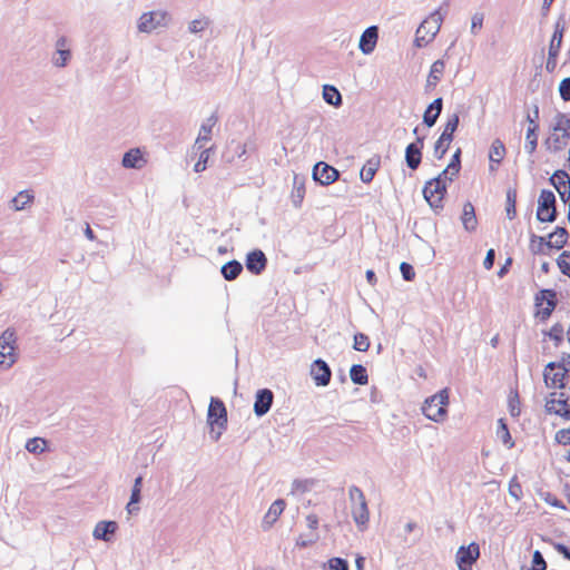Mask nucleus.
<instances>
[{"instance_id":"obj_1","label":"nucleus","mask_w":570,"mask_h":570,"mask_svg":"<svg viewBox=\"0 0 570 570\" xmlns=\"http://www.w3.org/2000/svg\"><path fill=\"white\" fill-rule=\"evenodd\" d=\"M570 142V118L557 114L549 126L548 136L543 141L544 150L557 154L563 151Z\"/></svg>"},{"instance_id":"obj_2","label":"nucleus","mask_w":570,"mask_h":570,"mask_svg":"<svg viewBox=\"0 0 570 570\" xmlns=\"http://www.w3.org/2000/svg\"><path fill=\"white\" fill-rule=\"evenodd\" d=\"M443 22V16L440 10L432 12L416 29L415 33V46L425 47L429 45L440 31Z\"/></svg>"},{"instance_id":"obj_3","label":"nucleus","mask_w":570,"mask_h":570,"mask_svg":"<svg viewBox=\"0 0 570 570\" xmlns=\"http://www.w3.org/2000/svg\"><path fill=\"white\" fill-rule=\"evenodd\" d=\"M568 240V232L563 227L556 226L552 232L537 235V252L550 254L551 250L561 249Z\"/></svg>"},{"instance_id":"obj_4","label":"nucleus","mask_w":570,"mask_h":570,"mask_svg":"<svg viewBox=\"0 0 570 570\" xmlns=\"http://www.w3.org/2000/svg\"><path fill=\"white\" fill-rule=\"evenodd\" d=\"M449 405V390L443 389L431 397L426 399L422 411L424 415L434 421L441 422L446 416V407Z\"/></svg>"},{"instance_id":"obj_5","label":"nucleus","mask_w":570,"mask_h":570,"mask_svg":"<svg viewBox=\"0 0 570 570\" xmlns=\"http://www.w3.org/2000/svg\"><path fill=\"white\" fill-rule=\"evenodd\" d=\"M446 180H449V176L445 178L441 173L438 177L425 184L423 188V196L431 208H443V199L446 194Z\"/></svg>"},{"instance_id":"obj_6","label":"nucleus","mask_w":570,"mask_h":570,"mask_svg":"<svg viewBox=\"0 0 570 570\" xmlns=\"http://www.w3.org/2000/svg\"><path fill=\"white\" fill-rule=\"evenodd\" d=\"M16 332L7 328L0 336V368H10L17 361Z\"/></svg>"},{"instance_id":"obj_7","label":"nucleus","mask_w":570,"mask_h":570,"mask_svg":"<svg viewBox=\"0 0 570 570\" xmlns=\"http://www.w3.org/2000/svg\"><path fill=\"white\" fill-rule=\"evenodd\" d=\"M207 421L210 425V432L215 433L214 439L217 440L227 424V411L224 402L219 399L210 400Z\"/></svg>"},{"instance_id":"obj_8","label":"nucleus","mask_w":570,"mask_h":570,"mask_svg":"<svg viewBox=\"0 0 570 570\" xmlns=\"http://www.w3.org/2000/svg\"><path fill=\"white\" fill-rule=\"evenodd\" d=\"M544 410L570 421V396L563 392H552L546 399Z\"/></svg>"},{"instance_id":"obj_9","label":"nucleus","mask_w":570,"mask_h":570,"mask_svg":"<svg viewBox=\"0 0 570 570\" xmlns=\"http://www.w3.org/2000/svg\"><path fill=\"white\" fill-rule=\"evenodd\" d=\"M350 498L353 502L352 515L358 527H364L368 522L370 513L365 501L364 493L361 489L352 487L350 489Z\"/></svg>"},{"instance_id":"obj_10","label":"nucleus","mask_w":570,"mask_h":570,"mask_svg":"<svg viewBox=\"0 0 570 570\" xmlns=\"http://www.w3.org/2000/svg\"><path fill=\"white\" fill-rule=\"evenodd\" d=\"M537 203V219L540 222H553L557 215L553 191L542 189Z\"/></svg>"},{"instance_id":"obj_11","label":"nucleus","mask_w":570,"mask_h":570,"mask_svg":"<svg viewBox=\"0 0 570 570\" xmlns=\"http://www.w3.org/2000/svg\"><path fill=\"white\" fill-rule=\"evenodd\" d=\"M558 304V295L553 289H542L537 295V317L548 318Z\"/></svg>"},{"instance_id":"obj_12","label":"nucleus","mask_w":570,"mask_h":570,"mask_svg":"<svg viewBox=\"0 0 570 570\" xmlns=\"http://www.w3.org/2000/svg\"><path fill=\"white\" fill-rule=\"evenodd\" d=\"M480 557V547L472 542L469 546L460 547L456 552V564L460 570H472V566Z\"/></svg>"},{"instance_id":"obj_13","label":"nucleus","mask_w":570,"mask_h":570,"mask_svg":"<svg viewBox=\"0 0 570 570\" xmlns=\"http://www.w3.org/2000/svg\"><path fill=\"white\" fill-rule=\"evenodd\" d=\"M567 380L562 363H549L543 371V381L548 387L562 389Z\"/></svg>"},{"instance_id":"obj_14","label":"nucleus","mask_w":570,"mask_h":570,"mask_svg":"<svg viewBox=\"0 0 570 570\" xmlns=\"http://www.w3.org/2000/svg\"><path fill=\"white\" fill-rule=\"evenodd\" d=\"M168 14L166 11H150L141 14L138 29L141 32H151L159 26H164L167 21Z\"/></svg>"},{"instance_id":"obj_15","label":"nucleus","mask_w":570,"mask_h":570,"mask_svg":"<svg viewBox=\"0 0 570 570\" xmlns=\"http://www.w3.org/2000/svg\"><path fill=\"white\" fill-rule=\"evenodd\" d=\"M560 198L567 203L570 199V176L566 170H556L549 178Z\"/></svg>"},{"instance_id":"obj_16","label":"nucleus","mask_w":570,"mask_h":570,"mask_svg":"<svg viewBox=\"0 0 570 570\" xmlns=\"http://www.w3.org/2000/svg\"><path fill=\"white\" fill-rule=\"evenodd\" d=\"M311 375L317 386H326L331 381L332 372L326 362L318 358L311 365Z\"/></svg>"},{"instance_id":"obj_17","label":"nucleus","mask_w":570,"mask_h":570,"mask_svg":"<svg viewBox=\"0 0 570 570\" xmlns=\"http://www.w3.org/2000/svg\"><path fill=\"white\" fill-rule=\"evenodd\" d=\"M313 176L321 184L330 185L337 179L338 171L334 167L321 161L315 165Z\"/></svg>"},{"instance_id":"obj_18","label":"nucleus","mask_w":570,"mask_h":570,"mask_svg":"<svg viewBox=\"0 0 570 570\" xmlns=\"http://www.w3.org/2000/svg\"><path fill=\"white\" fill-rule=\"evenodd\" d=\"M423 138H417L416 142L410 144L405 149V161L409 168L415 170L422 160Z\"/></svg>"},{"instance_id":"obj_19","label":"nucleus","mask_w":570,"mask_h":570,"mask_svg":"<svg viewBox=\"0 0 570 570\" xmlns=\"http://www.w3.org/2000/svg\"><path fill=\"white\" fill-rule=\"evenodd\" d=\"M273 397L274 396L271 390L264 389L257 392L254 403V412L257 416H262L269 411L273 403Z\"/></svg>"},{"instance_id":"obj_20","label":"nucleus","mask_w":570,"mask_h":570,"mask_svg":"<svg viewBox=\"0 0 570 570\" xmlns=\"http://www.w3.org/2000/svg\"><path fill=\"white\" fill-rule=\"evenodd\" d=\"M563 31H564V26L560 22H557L554 32L550 40L549 60L547 63L548 67L550 66L551 61H553V65L556 63V58H557V56L560 51L561 45H562Z\"/></svg>"},{"instance_id":"obj_21","label":"nucleus","mask_w":570,"mask_h":570,"mask_svg":"<svg viewBox=\"0 0 570 570\" xmlns=\"http://www.w3.org/2000/svg\"><path fill=\"white\" fill-rule=\"evenodd\" d=\"M216 122L217 117L213 115L202 125L194 149H203L206 147V144L212 139V131Z\"/></svg>"},{"instance_id":"obj_22","label":"nucleus","mask_w":570,"mask_h":570,"mask_svg":"<svg viewBox=\"0 0 570 570\" xmlns=\"http://www.w3.org/2000/svg\"><path fill=\"white\" fill-rule=\"evenodd\" d=\"M377 38H379L377 27H375V26L368 27L362 33L361 39H360L361 51L365 55L371 53L375 49Z\"/></svg>"},{"instance_id":"obj_23","label":"nucleus","mask_w":570,"mask_h":570,"mask_svg":"<svg viewBox=\"0 0 570 570\" xmlns=\"http://www.w3.org/2000/svg\"><path fill=\"white\" fill-rule=\"evenodd\" d=\"M267 259L262 250H254L247 255L246 267L253 274H261L266 267Z\"/></svg>"},{"instance_id":"obj_24","label":"nucleus","mask_w":570,"mask_h":570,"mask_svg":"<svg viewBox=\"0 0 570 570\" xmlns=\"http://www.w3.org/2000/svg\"><path fill=\"white\" fill-rule=\"evenodd\" d=\"M444 71H445L444 60L439 59L432 63V66L430 68V72L426 78V85H425L426 90H433L436 87V85L443 77Z\"/></svg>"},{"instance_id":"obj_25","label":"nucleus","mask_w":570,"mask_h":570,"mask_svg":"<svg viewBox=\"0 0 570 570\" xmlns=\"http://www.w3.org/2000/svg\"><path fill=\"white\" fill-rule=\"evenodd\" d=\"M461 222L468 232H474L478 227L475 209L472 203L468 202L463 205Z\"/></svg>"},{"instance_id":"obj_26","label":"nucleus","mask_w":570,"mask_h":570,"mask_svg":"<svg viewBox=\"0 0 570 570\" xmlns=\"http://www.w3.org/2000/svg\"><path fill=\"white\" fill-rule=\"evenodd\" d=\"M146 164L142 151L134 148L127 151L122 158V166L126 168H141Z\"/></svg>"},{"instance_id":"obj_27","label":"nucleus","mask_w":570,"mask_h":570,"mask_svg":"<svg viewBox=\"0 0 570 570\" xmlns=\"http://www.w3.org/2000/svg\"><path fill=\"white\" fill-rule=\"evenodd\" d=\"M285 507L286 503L283 499H277L276 501H274L269 507L268 511L266 512V514L264 515L263 523L266 524L267 527L273 525L283 513Z\"/></svg>"},{"instance_id":"obj_28","label":"nucleus","mask_w":570,"mask_h":570,"mask_svg":"<svg viewBox=\"0 0 570 570\" xmlns=\"http://www.w3.org/2000/svg\"><path fill=\"white\" fill-rule=\"evenodd\" d=\"M117 530V523L115 521H100L94 529V537L104 541H109L110 535Z\"/></svg>"},{"instance_id":"obj_29","label":"nucleus","mask_w":570,"mask_h":570,"mask_svg":"<svg viewBox=\"0 0 570 570\" xmlns=\"http://www.w3.org/2000/svg\"><path fill=\"white\" fill-rule=\"evenodd\" d=\"M442 110V98H436L425 110L423 121L428 127H432L439 118Z\"/></svg>"},{"instance_id":"obj_30","label":"nucleus","mask_w":570,"mask_h":570,"mask_svg":"<svg viewBox=\"0 0 570 570\" xmlns=\"http://www.w3.org/2000/svg\"><path fill=\"white\" fill-rule=\"evenodd\" d=\"M504 156H505L504 145L502 144L501 140L495 139L492 142L490 151H489V159L491 161V165H490L491 170L495 169L493 166V163L500 164L502 161V159L504 158Z\"/></svg>"},{"instance_id":"obj_31","label":"nucleus","mask_w":570,"mask_h":570,"mask_svg":"<svg viewBox=\"0 0 570 570\" xmlns=\"http://www.w3.org/2000/svg\"><path fill=\"white\" fill-rule=\"evenodd\" d=\"M453 140V137L442 132L439 139L435 141L434 145V156L438 159H442L444 155L446 154L451 142Z\"/></svg>"},{"instance_id":"obj_32","label":"nucleus","mask_w":570,"mask_h":570,"mask_svg":"<svg viewBox=\"0 0 570 570\" xmlns=\"http://www.w3.org/2000/svg\"><path fill=\"white\" fill-rule=\"evenodd\" d=\"M243 266L237 261H230L222 267V274L225 279L233 281L242 273Z\"/></svg>"},{"instance_id":"obj_33","label":"nucleus","mask_w":570,"mask_h":570,"mask_svg":"<svg viewBox=\"0 0 570 570\" xmlns=\"http://www.w3.org/2000/svg\"><path fill=\"white\" fill-rule=\"evenodd\" d=\"M323 98L328 105L335 107H338L342 104V96L340 91L331 85H325L323 87Z\"/></svg>"},{"instance_id":"obj_34","label":"nucleus","mask_w":570,"mask_h":570,"mask_svg":"<svg viewBox=\"0 0 570 570\" xmlns=\"http://www.w3.org/2000/svg\"><path fill=\"white\" fill-rule=\"evenodd\" d=\"M350 376L353 383L365 385L368 383L366 368L361 364H355L350 370Z\"/></svg>"},{"instance_id":"obj_35","label":"nucleus","mask_w":570,"mask_h":570,"mask_svg":"<svg viewBox=\"0 0 570 570\" xmlns=\"http://www.w3.org/2000/svg\"><path fill=\"white\" fill-rule=\"evenodd\" d=\"M460 155H461V149L458 148L456 151L454 153V155L452 156V159L450 161V164L448 165V167L442 171V175H444V177L446 178L448 175H449V180L451 181L453 179L454 176H456L460 171V168H461V161H460Z\"/></svg>"},{"instance_id":"obj_36","label":"nucleus","mask_w":570,"mask_h":570,"mask_svg":"<svg viewBox=\"0 0 570 570\" xmlns=\"http://www.w3.org/2000/svg\"><path fill=\"white\" fill-rule=\"evenodd\" d=\"M33 194L31 190H22L20 191L13 199L12 206L14 210H22L27 205L33 202Z\"/></svg>"},{"instance_id":"obj_37","label":"nucleus","mask_w":570,"mask_h":570,"mask_svg":"<svg viewBox=\"0 0 570 570\" xmlns=\"http://www.w3.org/2000/svg\"><path fill=\"white\" fill-rule=\"evenodd\" d=\"M66 47H67L66 39L60 38L57 41V49H58V53H59L60 58L55 61L56 66H58V67L66 66L67 61L70 59V56H71L70 51Z\"/></svg>"},{"instance_id":"obj_38","label":"nucleus","mask_w":570,"mask_h":570,"mask_svg":"<svg viewBox=\"0 0 570 570\" xmlns=\"http://www.w3.org/2000/svg\"><path fill=\"white\" fill-rule=\"evenodd\" d=\"M497 436L508 448H512L513 446L512 438L510 435V432H509L508 426H507V424H505L503 419L499 420V426H498V430H497Z\"/></svg>"},{"instance_id":"obj_39","label":"nucleus","mask_w":570,"mask_h":570,"mask_svg":"<svg viewBox=\"0 0 570 570\" xmlns=\"http://www.w3.org/2000/svg\"><path fill=\"white\" fill-rule=\"evenodd\" d=\"M377 166L375 163L367 161L361 169L360 177L363 183H371L375 176Z\"/></svg>"},{"instance_id":"obj_40","label":"nucleus","mask_w":570,"mask_h":570,"mask_svg":"<svg viewBox=\"0 0 570 570\" xmlns=\"http://www.w3.org/2000/svg\"><path fill=\"white\" fill-rule=\"evenodd\" d=\"M557 265L563 275L570 277V252L569 250H564L559 255V257L557 258Z\"/></svg>"},{"instance_id":"obj_41","label":"nucleus","mask_w":570,"mask_h":570,"mask_svg":"<svg viewBox=\"0 0 570 570\" xmlns=\"http://www.w3.org/2000/svg\"><path fill=\"white\" fill-rule=\"evenodd\" d=\"M47 441L41 438H33L28 440L26 449L31 453H41L46 450Z\"/></svg>"},{"instance_id":"obj_42","label":"nucleus","mask_w":570,"mask_h":570,"mask_svg":"<svg viewBox=\"0 0 570 570\" xmlns=\"http://www.w3.org/2000/svg\"><path fill=\"white\" fill-rule=\"evenodd\" d=\"M354 350L358 352H366L370 348V338L367 335L363 333H357L354 335Z\"/></svg>"},{"instance_id":"obj_43","label":"nucleus","mask_w":570,"mask_h":570,"mask_svg":"<svg viewBox=\"0 0 570 570\" xmlns=\"http://www.w3.org/2000/svg\"><path fill=\"white\" fill-rule=\"evenodd\" d=\"M517 193L513 189L507 191V215L510 219L515 216Z\"/></svg>"},{"instance_id":"obj_44","label":"nucleus","mask_w":570,"mask_h":570,"mask_svg":"<svg viewBox=\"0 0 570 570\" xmlns=\"http://www.w3.org/2000/svg\"><path fill=\"white\" fill-rule=\"evenodd\" d=\"M199 150H200V154H199V157H198V161L194 166V169H195L196 173H200V171H204L206 169L207 161H208V158H209L210 148L204 147L203 149H199Z\"/></svg>"},{"instance_id":"obj_45","label":"nucleus","mask_w":570,"mask_h":570,"mask_svg":"<svg viewBox=\"0 0 570 570\" xmlns=\"http://www.w3.org/2000/svg\"><path fill=\"white\" fill-rule=\"evenodd\" d=\"M459 121L460 119L458 114L451 115L444 125L443 132L453 137V134L458 129Z\"/></svg>"},{"instance_id":"obj_46","label":"nucleus","mask_w":570,"mask_h":570,"mask_svg":"<svg viewBox=\"0 0 570 570\" xmlns=\"http://www.w3.org/2000/svg\"><path fill=\"white\" fill-rule=\"evenodd\" d=\"M548 341L552 342L553 345L557 347L562 342V330L554 327L551 330V332L546 333L543 337V343H547Z\"/></svg>"},{"instance_id":"obj_47","label":"nucleus","mask_w":570,"mask_h":570,"mask_svg":"<svg viewBox=\"0 0 570 570\" xmlns=\"http://www.w3.org/2000/svg\"><path fill=\"white\" fill-rule=\"evenodd\" d=\"M509 410L512 416H518L520 414V402L517 392H511L509 395Z\"/></svg>"},{"instance_id":"obj_48","label":"nucleus","mask_w":570,"mask_h":570,"mask_svg":"<svg viewBox=\"0 0 570 570\" xmlns=\"http://www.w3.org/2000/svg\"><path fill=\"white\" fill-rule=\"evenodd\" d=\"M327 570H348V564L344 559L332 558L327 562Z\"/></svg>"},{"instance_id":"obj_49","label":"nucleus","mask_w":570,"mask_h":570,"mask_svg":"<svg viewBox=\"0 0 570 570\" xmlns=\"http://www.w3.org/2000/svg\"><path fill=\"white\" fill-rule=\"evenodd\" d=\"M559 92L564 101H570V77L561 80L559 85Z\"/></svg>"},{"instance_id":"obj_50","label":"nucleus","mask_w":570,"mask_h":570,"mask_svg":"<svg viewBox=\"0 0 570 570\" xmlns=\"http://www.w3.org/2000/svg\"><path fill=\"white\" fill-rule=\"evenodd\" d=\"M140 492L139 489H132L130 500L127 504V511L128 513H132L134 511H137L138 508L134 507L137 504L140 500Z\"/></svg>"},{"instance_id":"obj_51","label":"nucleus","mask_w":570,"mask_h":570,"mask_svg":"<svg viewBox=\"0 0 570 570\" xmlns=\"http://www.w3.org/2000/svg\"><path fill=\"white\" fill-rule=\"evenodd\" d=\"M208 24V20L206 18L195 19L189 23L190 32L197 33L203 31Z\"/></svg>"},{"instance_id":"obj_52","label":"nucleus","mask_w":570,"mask_h":570,"mask_svg":"<svg viewBox=\"0 0 570 570\" xmlns=\"http://www.w3.org/2000/svg\"><path fill=\"white\" fill-rule=\"evenodd\" d=\"M556 441L563 445L570 444V426L567 429L559 430L556 433Z\"/></svg>"},{"instance_id":"obj_53","label":"nucleus","mask_w":570,"mask_h":570,"mask_svg":"<svg viewBox=\"0 0 570 570\" xmlns=\"http://www.w3.org/2000/svg\"><path fill=\"white\" fill-rule=\"evenodd\" d=\"M400 269L405 281H412L415 277V272L411 264L403 262Z\"/></svg>"},{"instance_id":"obj_54","label":"nucleus","mask_w":570,"mask_h":570,"mask_svg":"<svg viewBox=\"0 0 570 570\" xmlns=\"http://www.w3.org/2000/svg\"><path fill=\"white\" fill-rule=\"evenodd\" d=\"M494 258H495V252H494V249L491 248L488 250L485 258L483 261V266L485 269L489 271L493 267Z\"/></svg>"},{"instance_id":"obj_55","label":"nucleus","mask_w":570,"mask_h":570,"mask_svg":"<svg viewBox=\"0 0 570 570\" xmlns=\"http://www.w3.org/2000/svg\"><path fill=\"white\" fill-rule=\"evenodd\" d=\"M482 24H483V14L475 13L472 17V26H471L472 32L480 30L482 28Z\"/></svg>"},{"instance_id":"obj_56","label":"nucleus","mask_w":570,"mask_h":570,"mask_svg":"<svg viewBox=\"0 0 570 570\" xmlns=\"http://www.w3.org/2000/svg\"><path fill=\"white\" fill-rule=\"evenodd\" d=\"M305 189L304 187H297L293 194L295 206H299L304 198Z\"/></svg>"},{"instance_id":"obj_57","label":"nucleus","mask_w":570,"mask_h":570,"mask_svg":"<svg viewBox=\"0 0 570 570\" xmlns=\"http://www.w3.org/2000/svg\"><path fill=\"white\" fill-rule=\"evenodd\" d=\"M544 500L551 505V507H557V508H564L562 505V503L557 499V497L554 495H551L550 493H547L544 495Z\"/></svg>"},{"instance_id":"obj_58","label":"nucleus","mask_w":570,"mask_h":570,"mask_svg":"<svg viewBox=\"0 0 570 570\" xmlns=\"http://www.w3.org/2000/svg\"><path fill=\"white\" fill-rule=\"evenodd\" d=\"M511 264H512V258L508 257L505 263L499 269L498 276L499 277H503L509 272V268H510Z\"/></svg>"},{"instance_id":"obj_59","label":"nucleus","mask_w":570,"mask_h":570,"mask_svg":"<svg viewBox=\"0 0 570 570\" xmlns=\"http://www.w3.org/2000/svg\"><path fill=\"white\" fill-rule=\"evenodd\" d=\"M509 491H510L511 495H513L515 499H519L520 493H521V488L519 484L511 482L510 487H509Z\"/></svg>"},{"instance_id":"obj_60","label":"nucleus","mask_w":570,"mask_h":570,"mask_svg":"<svg viewBox=\"0 0 570 570\" xmlns=\"http://www.w3.org/2000/svg\"><path fill=\"white\" fill-rule=\"evenodd\" d=\"M547 563L539 551H537V570H546Z\"/></svg>"},{"instance_id":"obj_61","label":"nucleus","mask_w":570,"mask_h":570,"mask_svg":"<svg viewBox=\"0 0 570 570\" xmlns=\"http://www.w3.org/2000/svg\"><path fill=\"white\" fill-rule=\"evenodd\" d=\"M534 132L533 127L528 128V135H527V144L530 146V149H534V139L531 138L532 134Z\"/></svg>"},{"instance_id":"obj_62","label":"nucleus","mask_w":570,"mask_h":570,"mask_svg":"<svg viewBox=\"0 0 570 570\" xmlns=\"http://www.w3.org/2000/svg\"><path fill=\"white\" fill-rule=\"evenodd\" d=\"M557 549H558L559 552H561L563 554V557L566 559L570 560V550L566 546L558 544Z\"/></svg>"},{"instance_id":"obj_63","label":"nucleus","mask_w":570,"mask_h":570,"mask_svg":"<svg viewBox=\"0 0 570 570\" xmlns=\"http://www.w3.org/2000/svg\"><path fill=\"white\" fill-rule=\"evenodd\" d=\"M562 366L564 368L567 379H569L570 377V355L566 360H563Z\"/></svg>"},{"instance_id":"obj_64","label":"nucleus","mask_w":570,"mask_h":570,"mask_svg":"<svg viewBox=\"0 0 570 570\" xmlns=\"http://www.w3.org/2000/svg\"><path fill=\"white\" fill-rule=\"evenodd\" d=\"M366 279H367V282L371 285H375L376 284V276H375V273L372 269H368L366 272Z\"/></svg>"}]
</instances>
